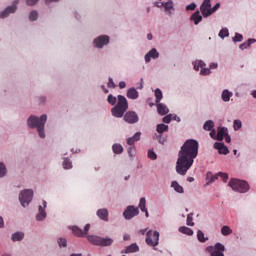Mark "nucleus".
<instances>
[{"mask_svg":"<svg viewBox=\"0 0 256 256\" xmlns=\"http://www.w3.org/2000/svg\"><path fill=\"white\" fill-rule=\"evenodd\" d=\"M155 103H160V101L163 99V92H161V89H156L155 90Z\"/></svg>","mask_w":256,"mask_h":256,"instance_id":"obj_38","label":"nucleus"},{"mask_svg":"<svg viewBox=\"0 0 256 256\" xmlns=\"http://www.w3.org/2000/svg\"><path fill=\"white\" fill-rule=\"evenodd\" d=\"M223 251H225V246L218 242L215 244L214 250L211 252L210 256H225Z\"/></svg>","mask_w":256,"mask_h":256,"instance_id":"obj_14","label":"nucleus"},{"mask_svg":"<svg viewBox=\"0 0 256 256\" xmlns=\"http://www.w3.org/2000/svg\"><path fill=\"white\" fill-rule=\"evenodd\" d=\"M126 96L128 97V99L132 100L139 99V92L135 88H129L127 90Z\"/></svg>","mask_w":256,"mask_h":256,"instance_id":"obj_21","label":"nucleus"},{"mask_svg":"<svg viewBox=\"0 0 256 256\" xmlns=\"http://www.w3.org/2000/svg\"><path fill=\"white\" fill-rule=\"evenodd\" d=\"M156 131L158 134H155L154 139H157V141L163 145V143L166 141L165 137H163V134L169 131V126L165 124H158L156 126Z\"/></svg>","mask_w":256,"mask_h":256,"instance_id":"obj_8","label":"nucleus"},{"mask_svg":"<svg viewBox=\"0 0 256 256\" xmlns=\"http://www.w3.org/2000/svg\"><path fill=\"white\" fill-rule=\"evenodd\" d=\"M221 233L224 237H227V235H231V233H233V230L229 226H223L221 228Z\"/></svg>","mask_w":256,"mask_h":256,"instance_id":"obj_37","label":"nucleus"},{"mask_svg":"<svg viewBox=\"0 0 256 256\" xmlns=\"http://www.w3.org/2000/svg\"><path fill=\"white\" fill-rule=\"evenodd\" d=\"M191 21H194V25H199L201 21H203V16L199 13V11L194 12L191 17Z\"/></svg>","mask_w":256,"mask_h":256,"instance_id":"obj_23","label":"nucleus"},{"mask_svg":"<svg viewBox=\"0 0 256 256\" xmlns=\"http://www.w3.org/2000/svg\"><path fill=\"white\" fill-rule=\"evenodd\" d=\"M147 200L145 198H141L139 202V209L145 213L146 217H149V211H147Z\"/></svg>","mask_w":256,"mask_h":256,"instance_id":"obj_25","label":"nucleus"},{"mask_svg":"<svg viewBox=\"0 0 256 256\" xmlns=\"http://www.w3.org/2000/svg\"><path fill=\"white\" fill-rule=\"evenodd\" d=\"M234 43H240L241 41H243V35L236 33L235 37L233 38Z\"/></svg>","mask_w":256,"mask_h":256,"instance_id":"obj_48","label":"nucleus"},{"mask_svg":"<svg viewBox=\"0 0 256 256\" xmlns=\"http://www.w3.org/2000/svg\"><path fill=\"white\" fill-rule=\"evenodd\" d=\"M123 239L124 241H129V239H131V236H129V234H124Z\"/></svg>","mask_w":256,"mask_h":256,"instance_id":"obj_61","label":"nucleus"},{"mask_svg":"<svg viewBox=\"0 0 256 256\" xmlns=\"http://www.w3.org/2000/svg\"><path fill=\"white\" fill-rule=\"evenodd\" d=\"M117 99L118 101L116 105L111 109V113L113 117L121 118L125 115L127 109H129V102L123 95H118Z\"/></svg>","mask_w":256,"mask_h":256,"instance_id":"obj_3","label":"nucleus"},{"mask_svg":"<svg viewBox=\"0 0 256 256\" xmlns=\"http://www.w3.org/2000/svg\"><path fill=\"white\" fill-rule=\"evenodd\" d=\"M172 119H173V115L170 114V115H166L163 118V121H164V123H171Z\"/></svg>","mask_w":256,"mask_h":256,"instance_id":"obj_55","label":"nucleus"},{"mask_svg":"<svg viewBox=\"0 0 256 256\" xmlns=\"http://www.w3.org/2000/svg\"><path fill=\"white\" fill-rule=\"evenodd\" d=\"M148 158L151 159L152 161H155L157 159V154L153 152V150L148 151Z\"/></svg>","mask_w":256,"mask_h":256,"instance_id":"obj_49","label":"nucleus"},{"mask_svg":"<svg viewBox=\"0 0 256 256\" xmlns=\"http://www.w3.org/2000/svg\"><path fill=\"white\" fill-rule=\"evenodd\" d=\"M45 123H47V115L43 114L40 118L30 116L28 119V126L30 129H37L39 137L45 139Z\"/></svg>","mask_w":256,"mask_h":256,"instance_id":"obj_2","label":"nucleus"},{"mask_svg":"<svg viewBox=\"0 0 256 256\" xmlns=\"http://www.w3.org/2000/svg\"><path fill=\"white\" fill-rule=\"evenodd\" d=\"M218 177H221L224 183H227V179H229L228 173L218 172Z\"/></svg>","mask_w":256,"mask_h":256,"instance_id":"obj_44","label":"nucleus"},{"mask_svg":"<svg viewBox=\"0 0 256 256\" xmlns=\"http://www.w3.org/2000/svg\"><path fill=\"white\" fill-rule=\"evenodd\" d=\"M38 17H39V14L37 13V11L34 10L30 12V15H29L30 21H37Z\"/></svg>","mask_w":256,"mask_h":256,"instance_id":"obj_43","label":"nucleus"},{"mask_svg":"<svg viewBox=\"0 0 256 256\" xmlns=\"http://www.w3.org/2000/svg\"><path fill=\"white\" fill-rule=\"evenodd\" d=\"M146 243L150 247H157L159 245V232L158 231H148L146 234Z\"/></svg>","mask_w":256,"mask_h":256,"instance_id":"obj_7","label":"nucleus"},{"mask_svg":"<svg viewBox=\"0 0 256 256\" xmlns=\"http://www.w3.org/2000/svg\"><path fill=\"white\" fill-rule=\"evenodd\" d=\"M186 225H188L189 227H193L195 225V223L193 222V213L188 214Z\"/></svg>","mask_w":256,"mask_h":256,"instance_id":"obj_41","label":"nucleus"},{"mask_svg":"<svg viewBox=\"0 0 256 256\" xmlns=\"http://www.w3.org/2000/svg\"><path fill=\"white\" fill-rule=\"evenodd\" d=\"M171 187H173L174 191H176V193H183V186L179 185V183L177 181H173L171 184Z\"/></svg>","mask_w":256,"mask_h":256,"instance_id":"obj_32","label":"nucleus"},{"mask_svg":"<svg viewBox=\"0 0 256 256\" xmlns=\"http://www.w3.org/2000/svg\"><path fill=\"white\" fill-rule=\"evenodd\" d=\"M228 187H231V189L237 193H247V191H249V184L245 180L235 178L229 181Z\"/></svg>","mask_w":256,"mask_h":256,"instance_id":"obj_5","label":"nucleus"},{"mask_svg":"<svg viewBox=\"0 0 256 256\" xmlns=\"http://www.w3.org/2000/svg\"><path fill=\"white\" fill-rule=\"evenodd\" d=\"M112 151L116 155H121V153H123V146L121 144H114L112 146Z\"/></svg>","mask_w":256,"mask_h":256,"instance_id":"obj_29","label":"nucleus"},{"mask_svg":"<svg viewBox=\"0 0 256 256\" xmlns=\"http://www.w3.org/2000/svg\"><path fill=\"white\" fill-rule=\"evenodd\" d=\"M165 11H171L173 9V1H168L163 4Z\"/></svg>","mask_w":256,"mask_h":256,"instance_id":"obj_46","label":"nucleus"},{"mask_svg":"<svg viewBox=\"0 0 256 256\" xmlns=\"http://www.w3.org/2000/svg\"><path fill=\"white\" fill-rule=\"evenodd\" d=\"M141 140V132H136L133 137L127 139V145L134 146L137 141Z\"/></svg>","mask_w":256,"mask_h":256,"instance_id":"obj_19","label":"nucleus"},{"mask_svg":"<svg viewBox=\"0 0 256 256\" xmlns=\"http://www.w3.org/2000/svg\"><path fill=\"white\" fill-rule=\"evenodd\" d=\"M216 133H217V132H216L215 130H211V132H210V137H212V139H214Z\"/></svg>","mask_w":256,"mask_h":256,"instance_id":"obj_63","label":"nucleus"},{"mask_svg":"<svg viewBox=\"0 0 256 256\" xmlns=\"http://www.w3.org/2000/svg\"><path fill=\"white\" fill-rule=\"evenodd\" d=\"M91 229V225L90 224H86L84 227V235H87V233H89V230Z\"/></svg>","mask_w":256,"mask_h":256,"instance_id":"obj_58","label":"nucleus"},{"mask_svg":"<svg viewBox=\"0 0 256 256\" xmlns=\"http://www.w3.org/2000/svg\"><path fill=\"white\" fill-rule=\"evenodd\" d=\"M25 237L23 232H16L12 235V241H21Z\"/></svg>","mask_w":256,"mask_h":256,"instance_id":"obj_35","label":"nucleus"},{"mask_svg":"<svg viewBox=\"0 0 256 256\" xmlns=\"http://www.w3.org/2000/svg\"><path fill=\"white\" fill-rule=\"evenodd\" d=\"M137 251H139V246L137 244H131L122 253H137Z\"/></svg>","mask_w":256,"mask_h":256,"instance_id":"obj_26","label":"nucleus"},{"mask_svg":"<svg viewBox=\"0 0 256 256\" xmlns=\"http://www.w3.org/2000/svg\"><path fill=\"white\" fill-rule=\"evenodd\" d=\"M178 231L180 233H183L184 235H189V236L193 235V230L191 228H189V227H186V226L180 227L178 229Z\"/></svg>","mask_w":256,"mask_h":256,"instance_id":"obj_28","label":"nucleus"},{"mask_svg":"<svg viewBox=\"0 0 256 256\" xmlns=\"http://www.w3.org/2000/svg\"><path fill=\"white\" fill-rule=\"evenodd\" d=\"M127 87V83H125V81H121L120 83H119V88L120 89H125Z\"/></svg>","mask_w":256,"mask_h":256,"instance_id":"obj_59","label":"nucleus"},{"mask_svg":"<svg viewBox=\"0 0 256 256\" xmlns=\"http://www.w3.org/2000/svg\"><path fill=\"white\" fill-rule=\"evenodd\" d=\"M108 87L110 89H115V87H116L115 82H113V78H111V77L108 79Z\"/></svg>","mask_w":256,"mask_h":256,"instance_id":"obj_54","label":"nucleus"},{"mask_svg":"<svg viewBox=\"0 0 256 256\" xmlns=\"http://www.w3.org/2000/svg\"><path fill=\"white\" fill-rule=\"evenodd\" d=\"M58 245H59L60 247H67V240H66V239H63V238H60V239L58 240Z\"/></svg>","mask_w":256,"mask_h":256,"instance_id":"obj_52","label":"nucleus"},{"mask_svg":"<svg viewBox=\"0 0 256 256\" xmlns=\"http://www.w3.org/2000/svg\"><path fill=\"white\" fill-rule=\"evenodd\" d=\"M194 69L195 71H199V69H201V67H206L205 62L201 61V60H196L194 63Z\"/></svg>","mask_w":256,"mask_h":256,"instance_id":"obj_36","label":"nucleus"},{"mask_svg":"<svg viewBox=\"0 0 256 256\" xmlns=\"http://www.w3.org/2000/svg\"><path fill=\"white\" fill-rule=\"evenodd\" d=\"M104 45H109V36L102 35L94 40V47L101 49L104 47Z\"/></svg>","mask_w":256,"mask_h":256,"instance_id":"obj_11","label":"nucleus"},{"mask_svg":"<svg viewBox=\"0 0 256 256\" xmlns=\"http://www.w3.org/2000/svg\"><path fill=\"white\" fill-rule=\"evenodd\" d=\"M242 124H241V120H234L233 122V127L235 131H239V129L241 128Z\"/></svg>","mask_w":256,"mask_h":256,"instance_id":"obj_47","label":"nucleus"},{"mask_svg":"<svg viewBox=\"0 0 256 256\" xmlns=\"http://www.w3.org/2000/svg\"><path fill=\"white\" fill-rule=\"evenodd\" d=\"M157 57H159V52H157V49L153 48L145 55V61L149 63L151 59H157Z\"/></svg>","mask_w":256,"mask_h":256,"instance_id":"obj_18","label":"nucleus"},{"mask_svg":"<svg viewBox=\"0 0 256 256\" xmlns=\"http://www.w3.org/2000/svg\"><path fill=\"white\" fill-rule=\"evenodd\" d=\"M124 121L133 125L134 123H137L139 121V116L134 111H128L124 115Z\"/></svg>","mask_w":256,"mask_h":256,"instance_id":"obj_12","label":"nucleus"},{"mask_svg":"<svg viewBox=\"0 0 256 256\" xmlns=\"http://www.w3.org/2000/svg\"><path fill=\"white\" fill-rule=\"evenodd\" d=\"M209 9H211V0H204L202 5L200 6V11L203 17H209L211 15Z\"/></svg>","mask_w":256,"mask_h":256,"instance_id":"obj_13","label":"nucleus"},{"mask_svg":"<svg viewBox=\"0 0 256 256\" xmlns=\"http://www.w3.org/2000/svg\"><path fill=\"white\" fill-rule=\"evenodd\" d=\"M256 40L255 39H248L247 42H244L242 44H240V49L243 51L244 49H247L248 47H251L252 43H255Z\"/></svg>","mask_w":256,"mask_h":256,"instance_id":"obj_33","label":"nucleus"},{"mask_svg":"<svg viewBox=\"0 0 256 256\" xmlns=\"http://www.w3.org/2000/svg\"><path fill=\"white\" fill-rule=\"evenodd\" d=\"M197 155H199V142L193 139L186 140L178 153L176 162L178 175H187L190 167H193Z\"/></svg>","mask_w":256,"mask_h":256,"instance_id":"obj_1","label":"nucleus"},{"mask_svg":"<svg viewBox=\"0 0 256 256\" xmlns=\"http://www.w3.org/2000/svg\"><path fill=\"white\" fill-rule=\"evenodd\" d=\"M197 239H198V241H200V243H205L206 241H208L209 238H205V234L203 233V231L198 230L197 231Z\"/></svg>","mask_w":256,"mask_h":256,"instance_id":"obj_34","label":"nucleus"},{"mask_svg":"<svg viewBox=\"0 0 256 256\" xmlns=\"http://www.w3.org/2000/svg\"><path fill=\"white\" fill-rule=\"evenodd\" d=\"M227 128L225 127H219L217 132V141H223V138L228 135Z\"/></svg>","mask_w":256,"mask_h":256,"instance_id":"obj_22","label":"nucleus"},{"mask_svg":"<svg viewBox=\"0 0 256 256\" xmlns=\"http://www.w3.org/2000/svg\"><path fill=\"white\" fill-rule=\"evenodd\" d=\"M219 179V174L213 175L211 172H207L206 174V185H211V183H215Z\"/></svg>","mask_w":256,"mask_h":256,"instance_id":"obj_20","label":"nucleus"},{"mask_svg":"<svg viewBox=\"0 0 256 256\" xmlns=\"http://www.w3.org/2000/svg\"><path fill=\"white\" fill-rule=\"evenodd\" d=\"M218 35L220 39H223L224 37H229V29L223 28L222 30H220Z\"/></svg>","mask_w":256,"mask_h":256,"instance_id":"obj_40","label":"nucleus"},{"mask_svg":"<svg viewBox=\"0 0 256 256\" xmlns=\"http://www.w3.org/2000/svg\"><path fill=\"white\" fill-rule=\"evenodd\" d=\"M45 209H47V201H43V206H39V213L36 215L37 221H43L45 217H47V213L45 212Z\"/></svg>","mask_w":256,"mask_h":256,"instance_id":"obj_15","label":"nucleus"},{"mask_svg":"<svg viewBox=\"0 0 256 256\" xmlns=\"http://www.w3.org/2000/svg\"><path fill=\"white\" fill-rule=\"evenodd\" d=\"M213 127H215V122H213V120H208L204 123L203 129L205 131H212Z\"/></svg>","mask_w":256,"mask_h":256,"instance_id":"obj_30","label":"nucleus"},{"mask_svg":"<svg viewBox=\"0 0 256 256\" xmlns=\"http://www.w3.org/2000/svg\"><path fill=\"white\" fill-rule=\"evenodd\" d=\"M87 239L89 243L92 245H96L98 247H111L113 245L114 240L112 238H103L97 235H88Z\"/></svg>","mask_w":256,"mask_h":256,"instance_id":"obj_4","label":"nucleus"},{"mask_svg":"<svg viewBox=\"0 0 256 256\" xmlns=\"http://www.w3.org/2000/svg\"><path fill=\"white\" fill-rule=\"evenodd\" d=\"M225 141L226 143H229L231 141V136H229V134L225 135Z\"/></svg>","mask_w":256,"mask_h":256,"instance_id":"obj_60","label":"nucleus"},{"mask_svg":"<svg viewBox=\"0 0 256 256\" xmlns=\"http://www.w3.org/2000/svg\"><path fill=\"white\" fill-rule=\"evenodd\" d=\"M39 2V0H26V4L29 6H33L35 4H37Z\"/></svg>","mask_w":256,"mask_h":256,"instance_id":"obj_57","label":"nucleus"},{"mask_svg":"<svg viewBox=\"0 0 256 256\" xmlns=\"http://www.w3.org/2000/svg\"><path fill=\"white\" fill-rule=\"evenodd\" d=\"M107 101L109 105H117V97L113 96V94L108 95Z\"/></svg>","mask_w":256,"mask_h":256,"instance_id":"obj_39","label":"nucleus"},{"mask_svg":"<svg viewBox=\"0 0 256 256\" xmlns=\"http://www.w3.org/2000/svg\"><path fill=\"white\" fill-rule=\"evenodd\" d=\"M219 7H221V4L217 3L212 9H208V13H210V15H213V13H215V11L219 9Z\"/></svg>","mask_w":256,"mask_h":256,"instance_id":"obj_51","label":"nucleus"},{"mask_svg":"<svg viewBox=\"0 0 256 256\" xmlns=\"http://www.w3.org/2000/svg\"><path fill=\"white\" fill-rule=\"evenodd\" d=\"M5 175H7V168L0 162V177H5Z\"/></svg>","mask_w":256,"mask_h":256,"instance_id":"obj_42","label":"nucleus"},{"mask_svg":"<svg viewBox=\"0 0 256 256\" xmlns=\"http://www.w3.org/2000/svg\"><path fill=\"white\" fill-rule=\"evenodd\" d=\"M200 73H201V75H210L211 69L205 68V66L201 67Z\"/></svg>","mask_w":256,"mask_h":256,"instance_id":"obj_50","label":"nucleus"},{"mask_svg":"<svg viewBox=\"0 0 256 256\" xmlns=\"http://www.w3.org/2000/svg\"><path fill=\"white\" fill-rule=\"evenodd\" d=\"M217 67H218L217 63L210 64V69H217Z\"/></svg>","mask_w":256,"mask_h":256,"instance_id":"obj_62","label":"nucleus"},{"mask_svg":"<svg viewBox=\"0 0 256 256\" xmlns=\"http://www.w3.org/2000/svg\"><path fill=\"white\" fill-rule=\"evenodd\" d=\"M63 167L64 169H71V167H73V164L69 161L68 158H66L63 161Z\"/></svg>","mask_w":256,"mask_h":256,"instance_id":"obj_45","label":"nucleus"},{"mask_svg":"<svg viewBox=\"0 0 256 256\" xmlns=\"http://www.w3.org/2000/svg\"><path fill=\"white\" fill-rule=\"evenodd\" d=\"M72 231L74 235H76V237H85V233L83 232V230H81V228L77 226H73Z\"/></svg>","mask_w":256,"mask_h":256,"instance_id":"obj_31","label":"nucleus"},{"mask_svg":"<svg viewBox=\"0 0 256 256\" xmlns=\"http://www.w3.org/2000/svg\"><path fill=\"white\" fill-rule=\"evenodd\" d=\"M197 8V4L191 3L190 5L186 6V11H195Z\"/></svg>","mask_w":256,"mask_h":256,"instance_id":"obj_53","label":"nucleus"},{"mask_svg":"<svg viewBox=\"0 0 256 256\" xmlns=\"http://www.w3.org/2000/svg\"><path fill=\"white\" fill-rule=\"evenodd\" d=\"M123 215L125 219H133V217H137V215H139V208L128 206Z\"/></svg>","mask_w":256,"mask_h":256,"instance_id":"obj_10","label":"nucleus"},{"mask_svg":"<svg viewBox=\"0 0 256 256\" xmlns=\"http://www.w3.org/2000/svg\"><path fill=\"white\" fill-rule=\"evenodd\" d=\"M102 90L106 94L109 93V90L104 85H102Z\"/></svg>","mask_w":256,"mask_h":256,"instance_id":"obj_64","label":"nucleus"},{"mask_svg":"<svg viewBox=\"0 0 256 256\" xmlns=\"http://www.w3.org/2000/svg\"><path fill=\"white\" fill-rule=\"evenodd\" d=\"M17 5H19V0H15L12 6H8L4 11H2L0 19H5V17H9L11 13H15V11H17Z\"/></svg>","mask_w":256,"mask_h":256,"instance_id":"obj_9","label":"nucleus"},{"mask_svg":"<svg viewBox=\"0 0 256 256\" xmlns=\"http://www.w3.org/2000/svg\"><path fill=\"white\" fill-rule=\"evenodd\" d=\"M128 154L130 155V157H133V155H135V147L133 145L128 148Z\"/></svg>","mask_w":256,"mask_h":256,"instance_id":"obj_56","label":"nucleus"},{"mask_svg":"<svg viewBox=\"0 0 256 256\" xmlns=\"http://www.w3.org/2000/svg\"><path fill=\"white\" fill-rule=\"evenodd\" d=\"M214 149H217L220 155H227L229 153V148L221 142L214 143Z\"/></svg>","mask_w":256,"mask_h":256,"instance_id":"obj_16","label":"nucleus"},{"mask_svg":"<svg viewBox=\"0 0 256 256\" xmlns=\"http://www.w3.org/2000/svg\"><path fill=\"white\" fill-rule=\"evenodd\" d=\"M96 215L102 221H109V211L105 208L97 210Z\"/></svg>","mask_w":256,"mask_h":256,"instance_id":"obj_17","label":"nucleus"},{"mask_svg":"<svg viewBox=\"0 0 256 256\" xmlns=\"http://www.w3.org/2000/svg\"><path fill=\"white\" fill-rule=\"evenodd\" d=\"M231 97H233V93L229 92V90H224L222 92V100L225 101V103L230 101Z\"/></svg>","mask_w":256,"mask_h":256,"instance_id":"obj_27","label":"nucleus"},{"mask_svg":"<svg viewBox=\"0 0 256 256\" xmlns=\"http://www.w3.org/2000/svg\"><path fill=\"white\" fill-rule=\"evenodd\" d=\"M19 201L22 207H27L31 201H33V190L26 189L20 193Z\"/></svg>","mask_w":256,"mask_h":256,"instance_id":"obj_6","label":"nucleus"},{"mask_svg":"<svg viewBox=\"0 0 256 256\" xmlns=\"http://www.w3.org/2000/svg\"><path fill=\"white\" fill-rule=\"evenodd\" d=\"M157 112L159 115H167L169 113V108L163 103H157Z\"/></svg>","mask_w":256,"mask_h":256,"instance_id":"obj_24","label":"nucleus"}]
</instances>
